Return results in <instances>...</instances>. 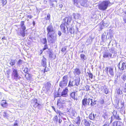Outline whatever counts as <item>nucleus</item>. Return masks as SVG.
I'll list each match as a JSON object with an SVG mask.
<instances>
[{
	"label": "nucleus",
	"mask_w": 126,
	"mask_h": 126,
	"mask_svg": "<svg viewBox=\"0 0 126 126\" xmlns=\"http://www.w3.org/2000/svg\"><path fill=\"white\" fill-rule=\"evenodd\" d=\"M68 91V89L67 88H65L62 92L61 95L63 97L67 96V93Z\"/></svg>",
	"instance_id": "13"
},
{
	"label": "nucleus",
	"mask_w": 126,
	"mask_h": 126,
	"mask_svg": "<svg viewBox=\"0 0 126 126\" xmlns=\"http://www.w3.org/2000/svg\"><path fill=\"white\" fill-rule=\"evenodd\" d=\"M103 126H109V124H105Z\"/></svg>",
	"instance_id": "63"
},
{
	"label": "nucleus",
	"mask_w": 126,
	"mask_h": 126,
	"mask_svg": "<svg viewBox=\"0 0 126 126\" xmlns=\"http://www.w3.org/2000/svg\"><path fill=\"white\" fill-rule=\"evenodd\" d=\"M95 115H94V114H92L91 113L90 114L89 116V118L91 120H94V119Z\"/></svg>",
	"instance_id": "29"
},
{
	"label": "nucleus",
	"mask_w": 126,
	"mask_h": 126,
	"mask_svg": "<svg viewBox=\"0 0 126 126\" xmlns=\"http://www.w3.org/2000/svg\"><path fill=\"white\" fill-rule=\"evenodd\" d=\"M53 120L54 121L56 122L57 123L58 122L59 123H61L62 121L60 118V117L59 119L58 117L56 115L54 117Z\"/></svg>",
	"instance_id": "18"
},
{
	"label": "nucleus",
	"mask_w": 126,
	"mask_h": 126,
	"mask_svg": "<svg viewBox=\"0 0 126 126\" xmlns=\"http://www.w3.org/2000/svg\"><path fill=\"white\" fill-rule=\"evenodd\" d=\"M74 4L77 7L81 6L87 7L89 5V2L87 0H72Z\"/></svg>",
	"instance_id": "3"
},
{
	"label": "nucleus",
	"mask_w": 126,
	"mask_h": 126,
	"mask_svg": "<svg viewBox=\"0 0 126 126\" xmlns=\"http://www.w3.org/2000/svg\"><path fill=\"white\" fill-rule=\"evenodd\" d=\"M103 57L105 58H112L114 57V55L110 53L106 52H104L103 54Z\"/></svg>",
	"instance_id": "10"
},
{
	"label": "nucleus",
	"mask_w": 126,
	"mask_h": 126,
	"mask_svg": "<svg viewBox=\"0 0 126 126\" xmlns=\"http://www.w3.org/2000/svg\"><path fill=\"white\" fill-rule=\"evenodd\" d=\"M87 99L86 98H84L82 100V107H84L87 105Z\"/></svg>",
	"instance_id": "15"
},
{
	"label": "nucleus",
	"mask_w": 126,
	"mask_h": 126,
	"mask_svg": "<svg viewBox=\"0 0 126 126\" xmlns=\"http://www.w3.org/2000/svg\"><path fill=\"white\" fill-rule=\"evenodd\" d=\"M24 22L23 21H21V22L20 26L22 31H21L20 34L21 35L24 37L25 36V30L26 28L24 24Z\"/></svg>",
	"instance_id": "7"
},
{
	"label": "nucleus",
	"mask_w": 126,
	"mask_h": 126,
	"mask_svg": "<svg viewBox=\"0 0 126 126\" xmlns=\"http://www.w3.org/2000/svg\"><path fill=\"white\" fill-rule=\"evenodd\" d=\"M124 104L122 103H121V112L123 113H125V109L123 107Z\"/></svg>",
	"instance_id": "21"
},
{
	"label": "nucleus",
	"mask_w": 126,
	"mask_h": 126,
	"mask_svg": "<svg viewBox=\"0 0 126 126\" xmlns=\"http://www.w3.org/2000/svg\"><path fill=\"white\" fill-rule=\"evenodd\" d=\"M24 63V62L22 60L19 59L17 62V64L18 66H20V65H22Z\"/></svg>",
	"instance_id": "26"
},
{
	"label": "nucleus",
	"mask_w": 126,
	"mask_h": 126,
	"mask_svg": "<svg viewBox=\"0 0 126 126\" xmlns=\"http://www.w3.org/2000/svg\"><path fill=\"white\" fill-rule=\"evenodd\" d=\"M75 82L74 81H72L71 82V81H70L69 83L68 86L69 87L71 86H74L75 85Z\"/></svg>",
	"instance_id": "25"
},
{
	"label": "nucleus",
	"mask_w": 126,
	"mask_h": 126,
	"mask_svg": "<svg viewBox=\"0 0 126 126\" xmlns=\"http://www.w3.org/2000/svg\"><path fill=\"white\" fill-rule=\"evenodd\" d=\"M41 41L42 43L44 44H46L47 43V40L46 38H44L42 39Z\"/></svg>",
	"instance_id": "39"
},
{
	"label": "nucleus",
	"mask_w": 126,
	"mask_h": 126,
	"mask_svg": "<svg viewBox=\"0 0 126 126\" xmlns=\"http://www.w3.org/2000/svg\"><path fill=\"white\" fill-rule=\"evenodd\" d=\"M7 3V1L6 0H2V3L3 5H5Z\"/></svg>",
	"instance_id": "49"
},
{
	"label": "nucleus",
	"mask_w": 126,
	"mask_h": 126,
	"mask_svg": "<svg viewBox=\"0 0 126 126\" xmlns=\"http://www.w3.org/2000/svg\"><path fill=\"white\" fill-rule=\"evenodd\" d=\"M45 86L43 88V90L44 91H47L49 90L51 86V84L50 82H47L45 84Z\"/></svg>",
	"instance_id": "8"
},
{
	"label": "nucleus",
	"mask_w": 126,
	"mask_h": 126,
	"mask_svg": "<svg viewBox=\"0 0 126 126\" xmlns=\"http://www.w3.org/2000/svg\"><path fill=\"white\" fill-rule=\"evenodd\" d=\"M25 76L26 79H29L31 77V75L28 73H27L25 75Z\"/></svg>",
	"instance_id": "40"
},
{
	"label": "nucleus",
	"mask_w": 126,
	"mask_h": 126,
	"mask_svg": "<svg viewBox=\"0 0 126 126\" xmlns=\"http://www.w3.org/2000/svg\"><path fill=\"white\" fill-rule=\"evenodd\" d=\"M105 36V34L104 33H103V34H102V35L101 39H102V41H104V40Z\"/></svg>",
	"instance_id": "42"
},
{
	"label": "nucleus",
	"mask_w": 126,
	"mask_h": 126,
	"mask_svg": "<svg viewBox=\"0 0 126 126\" xmlns=\"http://www.w3.org/2000/svg\"><path fill=\"white\" fill-rule=\"evenodd\" d=\"M83 124L85 126H90L91 122L88 120L85 119L83 121Z\"/></svg>",
	"instance_id": "19"
},
{
	"label": "nucleus",
	"mask_w": 126,
	"mask_h": 126,
	"mask_svg": "<svg viewBox=\"0 0 126 126\" xmlns=\"http://www.w3.org/2000/svg\"><path fill=\"white\" fill-rule=\"evenodd\" d=\"M15 63V61L14 60H11L10 61L9 63L11 66L14 65Z\"/></svg>",
	"instance_id": "31"
},
{
	"label": "nucleus",
	"mask_w": 126,
	"mask_h": 126,
	"mask_svg": "<svg viewBox=\"0 0 126 126\" xmlns=\"http://www.w3.org/2000/svg\"><path fill=\"white\" fill-rule=\"evenodd\" d=\"M124 12L125 13V14L126 15V8L125 9V10L124 11Z\"/></svg>",
	"instance_id": "64"
},
{
	"label": "nucleus",
	"mask_w": 126,
	"mask_h": 126,
	"mask_svg": "<svg viewBox=\"0 0 126 126\" xmlns=\"http://www.w3.org/2000/svg\"><path fill=\"white\" fill-rule=\"evenodd\" d=\"M86 89H87V90H88L89 88V86L88 85H87L86 86Z\"/></svg>",
	"instance_id": "62"
},
{
	"label": "nucleus",
	"mask_w": 126,
	"mask_h": 126,
	"mask_svg": "<svg viewBox=\"0 0 126 126\" xmlns=\"http://www.w3.org/2000/svg\"><path fill=\"white\" fill-rule=\"evenodd\" d=\"M75 85L77 86H78L79 84V82H80V79H77L75 80Z\"/></svg>",
	"instance_id": "32"
},
{
	"label": "nucleus",
	"mask_w": 126,
	"mask_h": 126,
	"mask_svg": "<svg viewBox=\"0 0 126 126\" xmlns=\"http://www.w3.org/2000/svg\"><path fill=\"white\" fill-rule=\"evenodd\" d=\"M110 2L109 1L105 0L101 2L99 5V8L100 10H104L107 8Z\"/></svg>",
	"instance_id": "4"
},
{
	"label": "nucleus",
	"mask_w": 126,
	"mask_h": 126,
	"mask_svg": "<svg viewBox=\"0 0 126 126\" xmlns=\"http://www.w3.org/2000/svg\"><path fill=\"white\" fill-rule=\"evenodd\" d=\"M34 104L36 103H37V99H36V98H34Z\"/></svg>",
	"instance_id": "58"
},
{
	"label": "nucleus",
	"mask_w": 126,
	"mask_h": 126,
	"mask_svg": "<svg viewBox=\"0 0 126 126\" xmlns=\"http://www.w3.org/2000/svg\"><path fill=\"white\" fill-rule=\"evenodd\" d=\"M110 52V53L114 55V57L115 56V48L113 47H112L110 48V49H109Z\"/></svg>",
	"instance_id": "23"
},
{
	"label": "nucleus",
	"mask_w": 126,
	"mask_h": 126,
	"mask_svg": "<svg viewBox=\"0 0 126 126\" xmlns=\"http://www.w3.org/2000/svg\"><path fill=\"white\" fill-rule=\"evenodd\" d=\"M71 20V18L70 16L65 17L63 19V23L61 25L60 27L61 30L64 33H68L67 25H68L69 23H70Z\"/></svg>",
	"instance_id": "2"
},
{
	"label": "nucleus",
	"mask_w": 126,
	"mask_h": 126,
	"mask_svg": "<svg viewBox=\"0 0 126 126\" xmlns=\"http://www.w3.org/2000/svg\"><path fill=\"white\" fill-rule=\"evenodd\" d=\"M49 57L51 60L54 59L53 54L51 52H49Z\"/></svg>",
	"instance_id": "36"
},
{
	"label": "nucleus",
	"mask_w": 126,
	"mask_h": 126,
	"mask_svg": "<svg viewBox=\"0 0 126 126\" xmlns=\"http://www.w3.org/2000/svg\"><path fill=\"white\" fill-rule=\"evenodd\" d=\"M66 48L64 47H63V48L61 50V51L63 52H65V51L66 50Z\"/></svg>",
	"instance_id": "52"
},
{
	"label": "nucleus",
	"mask_w": 126,
	"mask_h": 126,
	"mask_svg": "<svg viewBox=\"0 0 126 126\" xmlns=\"http://www.w3.org/2000/svg\"><path fill=\"white\" fill-rule=\"evenodd\" d=\"M96 104L95 102L94 101V102H93V101H92V102L91 103H90V105L91 106H94V105Z\"/></svg>",
	"instance_id": "48"
},
{
	"label": "nucleus",
	"mask_w": 126,
	"mask_h": 126,
	"mask_svg": "<svg viewBox=\"0 0 126 126\" xmlns=\"http://www.w3.org/2000/svg\"><path fill=\"white\" fill-rule=\"evenodd\" d=\"M88 75L89 78L92 79L93 78V75L92 74L90 73H88Z\"/></svg>",
	"instance_id": "45"
},
{
	"label": "nucleus",
	"mask_w": 126,
	"mask_h": 126,
	"mask_svg": "<svg viewBox=\"0 0 126 126\" xmlns=\"http://www.w3.org/2000/svg\"><path fill=\"white\" fill-rule=\"evenodd\" d=\"M58 34L59 36H60L61 35L62 33L60 31H59Z\"/></svg>",
	"instance_id": "59"
},
{
	"label": "nucleus",
	"mask_w": 126,
	"mask_h": 126,
	"mask_svg": "<svg viewBox=\"0 0 126 126\" xmlns=\"http://www.w3.org/2000/svg\"><path fill=\"white\" fill-rule=\"evenodd\" d=\"M63 6V5L62 4H60L59 5V6L60 8H62Z\"/></svg>",
	"instance_id": "60"
},
{
	"label": "nucleus",
	"mask_w": 126,
	"mask_h": 126,
	"mask_svg": "<svg viewBox=\"0 0 126 126\" xmlns=\"http://www.w3.org/2000/svg\"><path fill=\"white\" fill-rule=\"evenodd\" d=\"M81 73L80 69L78 68H76L74 69V73L76 75H79Z\"/></svg>",
	"instance_id": "20"
},
{
	"label": "nucleus",
	"mask_w": 126,
	"mask_h": 126,
	"mask_svg": "<svg viewBox=\"0 0 126 126\" xmlns=\"http://www.w3.org/2000/svg\"><path fill=\"white\" fill-rule=\"evenodd\" d=\"M50 17V15L49 14H48L47 15L46 17H45V18L47 20H49Z\"/></svg>",
	"instance_id": "44"
},
{
	"label": "nucleus",
	"mask_w": 126,
	"mask_h": 126,
	"mask_svg": "<svg viewBox=\"0 0 126 126\" xmlns=\"http://www.w3.org/2000/svg\"><path fill=\"white\" fill-rule=\"evenodd\" d=\"M1 105L4 107H6L7 106V104L5 100H2L1 102Z\"/></svg>",
	"instance_id": "22"
},
{
	"label": "nucleus",
	"mask_w": 126,
	"mask_h": 126,
	"mask_svg": "<svg viewBox=\"0 0 126 126\" xmlns=\"http://www.w3.org/2000/svg\"><path fill=\"white\" fill-rule=\"evenodd\" d=\"M94 39V38H92V36H90L86 41V44L88 45L91 44L92 43L93 39Z\"/></svg>",
	"instance_id": "14"
},
{
	"label": "nucleus",
	"mask_w": 126,
	"mask_h": 126,
	"mask_svg": "<svg viewBox=\"0 0 126 126\" xmlns=\"http://www.w3.org/2000/svg\"><path fill=\"white\" fill-rule=\"evenodd\" d=\"M41 106V105L38 103H36L34 104V107H35L37 108L38 109L40 108Z\"/></svg>",
	"instance_id": "34"
},
{
	"label": "nucleus",
	"mask_w": 126,
	"mask_h": 126,
	"mask_svg": "<svg viewBox=\"0 0 126 126\" xmlns=\"http://www.w3.org/2000/svg\"><path fill=\"white\" fill-rule=\"evenodd\" d=\"M80 57L82 61L84 62V60L86 59V57L85 55L84 54H81L80 55Z\"/></svg>",
	"instance_id": "27"
},
{
	"label": "nucleus",
	"mask_w": 126,
	"mask_h": 126,
	"mask_svg": "<svg viewBox=\"0 0 126 126\" xmlns=\"http://www.w3.org/2000/svg\"><path fill=\"white\" fill-rule=\"evenodd\" d=\"M3 116L4 118H6L7 119L9 118V114L7 113L6 111L4 112L3 114Z\"/></svg>",
	"instance_id": "28"
},
{
	"label": "nucleus",
	"mask_w": 126,
	"mask_h": 126,
	"mask_svg": "<svg viewBox=\"0 0 126 126\" xmlns=\"http://www.w3.org/2000/svg\"><path fill=\"white\" fill-rule=\"evenodd\" d=\"M27 16L28 18L30 19H31L32 17V16L31 15H28Z\"/></svg>",
	"instance_id": "56"
},
{
	"label": "nucleus",
	"mask_w": 126,
	"mask_h": 126,
	"mask_svg": "<svg viewBox=\"0 0 126 126\" xmlns=\"http://www.w3.org/2000/svg\"><path fill=\"white\" fill-rule=\"evenodd\" d=\"M105 70L106 73L108 75L109 74L110 77H113L114 76V73L113 67L110 66L106 67Z\"/></svg>",
	"instance_id": "6"
},
{
	"label": "nucleus",
	"mask_w": 126,
	"mask_h": 126,
	"mask_svg": "<svg viewBox=\"0 0 126 126\" xmlns=\"http://www.w3.org/2000/svg\"><path fill=\"white\" fill-rule=\"evenodd\" d=\"M117 114V112L116 111H115L113 112V115L114 117V116L116 115Z\"/></svg>",
	"instance_id": "57"
},
{
	"label": "nucleus",
	"mask_w": 126,
	"mask_h": 126,
	"mask_svg": "<svg viewBox=\"0 0 126 126\" xmlns=\"http://www.w3.org/2000/svg\"><path fill=\"white\" fill-rule=\"evenodd\" d=\"M13 72L12 76V77L14 79L17 80L19 79V76L17 70L16 69H13Z\"/></svg>",
	"instance_id": "11"
},
{
	"label": "nucleus",
	"mask_w": 126,
	"mask_h": 126,
	"mask_svg": "<svg viewBox=\"0 0 126 126\" xmlns=\"http://www.w3.org/2000/svg\"><path fill=\"white\" fill-rule=\"evenodd\" d=\"M117 93L118 94H122V92L120 89H118L117 91Z\"/></svg>",
	"instance_id": "43"
},
{
	"label": "nucleus",
	"mask_w": 126,
	"mask_h": 126,
	"mask_svg": "<svg viewBox=\"0 0 126 126\" xmlns=\"http://www.w3.org/2000/svg\"><path fill=\"white\" fill-rule=\"evenodd\" d=\"M68 78L67 75L64 76L62 80L59 83V86L61 88L65 87L67 85L68 81Z\"/></svg>",
	"instance_id": "5"
},
{
	"label": "nucleus",
	"mask_w": 126,
	"mask_h": 126,
	"mask_svg": "<svg viewBox=\"0 0 126 126\" xmlns=\"http://www.w3.org/2000/svg\"><path fill=\"white\" fill-rule=\"evenodd\" d=\"M57 3V1H50L49 2V4L50 8L54 7L55 5H56Z\"/></svg>",
	"instance_id": "17"
},
{
	"label": "nucleus",
	"mask_w": 126,
	"mask_h": 126,
	"mask_svg": "<svg viewBox=\"0 0 126 126\" xmlns=\"http://www.w3.org/2000/svg\"><path fill=\"white\" fill-rule=\"evenodd\" d=\"M87 102L88 105H90V103H91L92 102V100L90 98H88L87 99Z\"/></svg>",
	"instance_id": "35"
},
{
	"label": "nucleus",
	"mask_w": 126,
	"mask_h": 126,
	"mask_svg": "<svg viewBox=\"0 0 126 126\" xmlns=\"http://www.w3.org/2000/svg\"><path fill=\"white\" fill-rule=\"evenodd\" d=\"M57 114H58L59 116H61V117L63 116V113H62L61 111H57Z\"/></svg>",
	"instance_id": "41"
},
{
	"label": "nucleus",
	"mask_w": 126,
	"mask_h": 126,
	"mask_svg": "<svg viewBox=\"0 0 126 126\" xmlns=\"http://www.w3.org/2000/svg\"><path fill=\"white\" fill-rule=\"evenodd\" d=\"M69 31L71 34L74 33V31L72 28H70Z\"/></svg>",
	"instance_id": "46"
},
{
	"label": "nucleus",
	"mask_w": 126,
	"mask_h": 126,
	"mask_svg": "<svg viewBox=\"0 0 126 126\" xmlns=\"http://www.w3.org/2000/svg\"><path fill=\"white\" fill-rule=\"evenodd\" d=\"M104 103V101L103 99H102L100 100V103L101 104H103Z\"/></svg>",
	"instance_id": "50"
},
{
	"label": "nucleus",
	"mask_w": 126,
	"mask_h": 126,
	"mask_svg": "<svg viewBox=\"0 0 126 126\" xmlns=\"http://www.w3.org/2000/svg\"><path fill=\"white\" fill-rule=\"evenodd\" d=\"M70 96L74 100H75V92L72 93L70 94Z\"/></svg>",
	"instance_id": "30"
},
{
	"label": "nucleus",
	"mask_w": 126,
	"mask_h": 126,
	"mask_svg": "<svg viewBox=\"0 0 126 126\" xmlns=\"http://www.w3.org/2000/svg\"><path fill=\"white\" fill-rule=\"evenodd\" d=\"M103 23V24H104V26L105 27H108L109 25V23L108 22V21H104L102 22Z\"/></svg>",
	"instance_id": "33"
},
{
	"label": "nucleus",
	"mask_w": 126,
	"mask_h": 126,
	"mask_svg": "<svg viewBox=\"0 0 126 126\" xmlns=\"http://www.w3.org/2000/svg\"><path fill=\"white\" fill-rule=\"evenodd\" d=\"M48 48L47 47V45H45V46L44 48H43V49L44 50H45L46 49H47Z\"/></svg>",
	"instance_id": "55"
},
{
	"label": "nucleus",
	"mask_w": 126,
	"mask_h": 126,
	"mask_svg": "<svg viewBox=\"0 0 126 126\" xmlns=\"http://www.w3.org/2000/svg\"><path fill=\"white\" fill-rule=\"evenodd\" d=\"M73 18L74 19H78L80 15L78 14H75L73 13Z\"/></svg>",
	"instance_id": "24"
},
{
	"label": "nucleus",
	"mask_w": 126,
	"mask_h": 126,
	"mask_svg": "<svg viewBox=\"0 0 126 126\" xmlns=\"http://www.w3.org/2000/svg\"><path fill=\"white\" fill-rule=\"evenodd\" d=\"M52 109L54 110V111L56 112V113H57V111H58V110H57L56 111V110H55V108L53 106H52Z\"/></svg>",
	"instance_id": "54"
},
{
	"label": "nucleus",
	"mask_w": 126,
	"mask_h": 126,
	"mask_svg": "<svg viewBox=\"0 0 126 126\" xmlns=\"http://www.w3.org/2000/svg\"><path fill=\"white\" fill-rule=\"evenodd\" d=\"M99 26L100 29L101 30H102L105 27L104 24L102 22H101L100 24L99 25Z\"/></svg>",
	"instance_id": "37"
},
{
	"label": "nucleus",
	"mask_w": 126,
	"mask_h": 126,
	"mask_svg": "<svg viewBox=\"0 0 126 126\" xmlns=\"http://www.w3.org/2000/svg\"><path fill=\"white\" fill-rule=\"evenodd\" d=\"M121 78L125 81L126 79V75L125 74L123 75L121 77Z\"/></svg>",
	"instance_id": "38"
},
{
	"label": "nucleus",
	"mask_w": 126,
	"mask_h": 126,
	"mask_svg": "<svg viewBox=\"0 0 126 126\" xmlns=\"http://www.w3.org/2000/svg\"><path fill=\"white\" fill-rule=\"evenodd\" d=\"M13 126H18V124L17 123H14Z\"/></svg>",
	"instance_id": "61"
},
{
	"label": "nucleus",
	"mask_w": 126,
	"mask_h": 126,
	"mask_svg": "<svg viewBox=\"0 0 126 126\" xmlns=\"http://www.w3.org/2000/svg\"><path fill=\"white\" fill-rule=\"evenodd\" d=\"M46 59L43 56V58L41 61V64L42 66L44 67H46Z\"/></svg>",
	"instance_id": "16"
},
{
	"label": "nucleus",
	"mask_w": 126,
	"mask_h": 126,
	"mask_svg": "<svg viewBox=\"0 0 126 126\" xmlns=\"http://www.w3.org/2000/svg\"><path fill=\"white\" fill-rule=\"evenodd\" d=\"M28 68H25V69L24 70V71L25 73H27L28 72Z\"/></svg>",
	"instance_id": "53"
},
{
	"label": "nucleus",
	"mask_w": 126,
	"mask_h": 126,
	"mask_svg": "<svg viewBox=\"0 0 126 126\" xmlns=\"http://www.w3.org/2000/svg\"><path fill=\"white\" fill-rule=\"evenodd\" d=\"M105 93L106 94H108V90L107 88H105L104 89Z\"/></svg>",
	"instance_id": "47"
},
{
	"label": "nucleus",
	"mask_w": 126,
	"mask_h": 126,
	"mask_svg": "<svg viewBox=\"0 0 126 126\" xmlns=\"http://www.w3.org/2000/svg\"><path fill=\"white\" fill-rule=\"evenodd\" d=\"M114 117L116 118V119H118L119 118V117L118 115L116 114V115L114 116Z\"/></svg>",
	"instance_id": "51"
},
{
	"label": "nucleus",
	"mask_w": 126,
	"mask_h": 126,
	"mask_svg": "<svg viewBox=\"0 0 126 126\" xmlns=\"http://www.w3.org/2000/svg\"><path fill=\"white\" fill-rule=\"evenodd\" d=\"M47 39L50 43L55 42L57 39L56 35L55 34V30L53 26L50 25L47 28Z\"/></svg>",
	"instance_id": "1"
},
{
	"label": "nucleus",
	"mask_w": 126,
	"mask_h": 126,
	"mask_svg": "<svg viewBox=\"0 0 126 126\" xmlns=\"http://www.w3.org/2000/svg\"><path fill=\"white\" fill-rule=\"evenodd\" d=\"M122 122L116 121L113 123L112 126H122Z\"/></svg>",
	"instance_id": "12"
},
{
	"label": "nucleus",
	"mask_w": 126,
	"mask_h": 126,
	"mask_svg": "<svg viewBox=\"0 0 126 126\" xmlns=\"http://www.w3.org/2000/svg\"><path fill=\"white\" fill-rule=\"evenodd\" d=\"M120 62L118 65V66L120 69V71H123L126 69V63L123 62L120 65Z\"/></svg>",
	"instance_id": "9"
}]
</instances>
